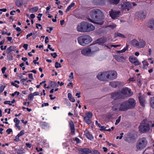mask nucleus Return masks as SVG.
Here are the masks:
<instances>
[{
  "label": "nucleus",
  "instance_id": "obj_1",
  "mask_svg": "<svg viewBox=\"0 0 154 154\" xmlns=\"http://www.w3.org/2000/svg\"><path fill=\"white\" fill-rule=\"evenodd\" d=\"M90 16L92 19L89 18L88 20L90 22L100 25L103 24V14L100 10H92L90 13Z\"/></svg>",
  "mask_w": 154,
  "mask_h": 154
},
{
  "label": "nucleus",
  "instance_id": "obj_2",
  "mask_svg": "<svg viewBox=\"0 0 154 154\" xmlns=\"http://www.w3.org/2000/svg\"><path fill=\"white\" fill-rule=\"evenodd\" d=\"M112 109L116 112L126 111L129 109L125 101L114 105L112 106Z\"/></svg>",
  "mask_w": 154,
  "mask_h": 154
},
{
  "label": "nucleus",
  "instance_id": "obj_3",
  "mask_svg": "<svg viewBox=\"0 0 154 154\" xmlns=\"http://www.w3.org/2000/svg\"><path fill=\"white\" fill-rule=\"evenodd\" d=\"M77 40L78 42L81 45L85 46L92 41V38L89 35H85L79 37Z\"/></svg>",
  "mask_w": 154,
  "mask_h": 154
},
{
  "label": "nucleus",
  "instance_id": "obj_4",
  "mask_svg": "<svg viewBox=\"0 0 154 154\" xmlns=\"http://www.w3.org/2000/svg\"><path fill=\"white\" fill-rule=\"evenodd\" d=\"M119 92V97L121 98L124 99L126 97H130L133 94V93L131 91V89L127 87L123 88Z\"/></svg>",
  "mask_w": 154,
  "mask_h": 154
},
{
  "label": "nucleus",
  "instance_id": "obj_5",
  "mask_svg": "<svg viewBox=\"0 0 154 154\" xmlns=\"http://www.w3.org/2000/svg\"><path fill=\"white\" fill-rule=\"evenodd\" d=\"M147 141L145 138H140L137 141L136 144V148L138 150H141L146 146Z\"/></svg>",
  "mask_w": 154,
  "mask_h": 154
},
{
  "label": "nucleus",
  "instance_id": "obj_6",
  "mask_svg": "<svg viewBox=\"0 0 154 154\" xmlns=\"http://www.w3.org/2000/svg\"><path fill=\"white\" fill-rule=\"evenodd\" d=\"M151 124V122H148L146 121H143L139 127L140 131L142 132L149 131V126Z\"/></svg>",
  "mask_w": 154,
  "mask_h": 154
},
{
  "label": "nucleus",
  "instance_id": "obj_7",
  "mask_svg": "<svg viewBox=\"0 0 154 154\" xmlns=\"http://www.w3.org/2000/svg\"><path fill=\"white\" fill-rule=\"evenodd\" d=\"M125 101L129 109H133L135 107L136 102V100L133 98H130Z\"/></svg>",
  "mask_w": 154,
  "mask_h": 154
},
{
  "label": "nucleus",
  "instance_id": "obj_8",
  "mask_svg": "<svg viewBox=\"0 0 154 154\" xmlns=\"http://www.w3.org/2000/svg\"><path fill=\"white\" fill-rule=\"evenodd\" d=\"M88 22H82L80 25L77 26V29L78 31L82 32H86Z\"/></svg>",
  "mask_w": 154,
  "mask_h": 154
},
{
  "label": "nucleus",
  "instance_id": "obj_9",
  "mask_svg": "<svg viewBox=\"0 0 154 154\" xmlns=\"http://www.w3.org/2000/svg\"><path fill=\"white\" fill-rule=\"evenodd\" d=\"M107 73L108 80H113L117 77V73L115 71L111 70L107 71Z\"/></svg>",
  "mask_w": 154,
  "mask_h": 154
},
{
  "label": "nucleus",
  "instance_id": "obj_10",
  "mask_svg": "<svg viewBox=\"0 0 154 154\" xmlns=\"http://www.w3.org/2000/svg\"><path fill=\"white\" fill-rule=\"evenodd\" d=\"M107 74V72H100L97 75V77L98 79L101 81L108 80Z\"/></svg>",
  "mask_w": 154,
  "mask_h": 154
},
{
  "label": "nucleus",
  "instance_id": "obj_11",
  "mask_svg": "<svg viewBox=\"0 0 154 154\" xmlns=\"http://www.w3.org/2000/svg\"><path fill=\"white\" fill-rule=\"evenodd\" d=\"M110 16L113 19H117L121 15V12L119 11H115L112 10L109 12Z\"/></svg>",
  "mask_w": 154,
  "mask_h": 154
},
{
  "label": "nucleus",
  "instance_id": "obj_12",
  "mask_svg": "<svg viewBox=\"0 0 154 154\" xmlns=\"http://www.w3.org/2000/svg\"><path fill=\"white\" fill-rule=\"evenodd\" d=\"M122 9L123 10H127L129 11L131 8V4L129 2H126L121 5Z\"/></svg>",
  "mask_w": 154,
  "mask_h": 154
},
{
  "label": "nucleus",
  "instance_id": "obj_13",
  "mask_svg": "<svg viewBox=\"0 0 154 154\" xmlns=\"http://www.w3.org/2000/svg\"><path fill=\"white\" fill-rule=\"evenodd\" d=\"M129 60L130 62L134 64L135 66L138 65L140 64L137 58L131 56L129 58Z\"/></svg>",
  "mask_w": 154,
  "mask_h": 154
},
{
  "label": "nucleus",
  "instance_id": "obj_14",
  "mask_svg": "<svg viewBox=\"0 0 154 154\" xmlns=\"http://www.w3.org/2000/svg\"><path fill=\"white\" fill-rule=\"evenodd\" d=\"M81 53L83 55L86 56H90L92 54L89 47L82 49Z\"/></svg>",
  "mask_w": 154,
  "mask_h": 154
},
{
  "label": "nucleus",
  "instance_id": "obj_15",
  "mask_svg": "<svg viewBox=\"0 0 154 154\" xmlns=\"http://www.w3.org/2000/svg\"><path fill=\"white\" fill-rule=\"evenodd\" d=\"M95 29V27L92 24L88 22L86 32H90L93 31Z\"/></svg>",
  "mask_w": 154,
  "mask_h": 154
},
{
  "label": "nucleus",
  "instance_id": "obj_16",
  "mask_svg": "<svg viewBox=\"0 0 154 154\" xmlns=\"http://www.w3.org/2000/svg\"><path fill=\"white\" fill-rule=\"evenodd\" d=\"M121 83L119 82L113 81L111 82L109 85L112 87L115 88L117 87H119Z\"/></svg>",
  "mask_w": 154,
  "mask_h": 154
},
{
  "label": "nucleus",
  "instance_id": "obj_17",
  "mask_svg": "<svg viewBox=\"0 0 154 154\" xmlns=\"http://www.w3.org/2000/svg\"><path fill=\"white\" fill-rule=\"evenodd\" d=\"M85 134L88 139L92 140L94 139V137L92 134H90L89 131L86 130L84 132Z\"/></svg>",
  "mask_w": 154,
  "mask_h": 154
},
{
  "label": "nucleus",
  "instance_id": "obj_18",
  "mask_svg": "<svg viewBox=\"0 0 154 154\" xmlns=\"http://www.w3.org/2000/svg\"><path fill=\"white\" fill-rule=\"evenodd\" d=\"M148 26L152 30H154V20L151 19L148 22Z\"/></svg>",
  "mask_w": 154,
  "mask_h": 154
},
{
  "label": "nucleus",
  "instance_id": "obj_19",
  "mask_svg": "<svg viewBox=\"0 0 154 154\" xmlns=\"http://www.w3.org/2000/svg\"><path fill=\"white\" fill-rule=\"evenodd\" d=\"M89 48L92 54L99 50V48L95 46H91Z\"/></svg>",
  "mask_w": 154,
  "mask_h": 154
},
{
  "label": "nucleus",
  "instance_id": "obj_20",
  "mask_svg": "<svg viewBox=\"0 0 154 154\" xmlns=\"http://www.w3.org/2000/svg\"><path fill=\"white\" fill-rule=\"evenodd\" d=\"M81 154H89L91 152V151L87 148H85L81 149Z\"/></svg>",
  "mask_w": 154,
  "mask_h": 154
},
{
  "label": "nucleus",
  "instance_id": "obj_21",
  "mask_svg": "<svg viewBox=\"0 0 154 154\" xmlns=\"http://www.w3.org/2000/svg\"><path fill=\"white\" fill-rule=\"evenodd\" d=\"M146 44V42L142 40L140 42H138V48H141L144 47Z\"/></svg>",
  "mask_w": 154,
  "mask_h": 154
},
{
  "label": "nucleus",
  "instance_id": "obj_22",
  "mask_svg": "<svg viewBox=\"0 0 154 154\" xmlns=\"http://www.w3.org/2000/svg\"><path fill=\"white\" fill-rule=\"evenodd\" d=\"M120 94L119 91L115 92L114 93H112L111 94V97L113 99H115L116 98H119L120 99L121 98L120 97H119V95Z\"/></svg>",
  "mask_w": 154,
  "mask_h": 154
},
{
  "label": "nucleus",
  "instance_id": "obj_23",
  "mask_svg": "<svg viewBox=\"0 0 154 154\" xmlns=\"http://www.w3.org/2000/svg\"><path fill=\"white\" fill-rule=\"evenodd\" d=\"M69 125L72 132H75V126L73 122L71 121L69 123Z\"/></svg>",
  "mask_w": 154,
  "mask_h": 154
},
{
  "label": "nucleus",
  "instance_id": "obj_24",
  "mask_svg": "<svg viewBox=\"0 0 154 154\" xmlns=\"http://www.w3.org/2000/svg\"><path fill=\"white\" fill-rule=\"evenodd\" d=\"M131 44L134 46L138 48V41L135 39L133 40L131 42Z\"/></svg>",
  "mask_w": 154,
  "mask_h": 154
},
{
  "label": "nucleus",
  "instance_id": "obj_25",
  "mask_svg": "<svg viewBox=\"0 0 154 154\" xmlns=\"http://www.w3.org/2000/svg\"><path fill=\"white\" fill-rule=\"evenodd\" d=\"M120 0H108L109 3L111 4L116 5L118 4Z\"/></svg>",
  "mask_w": 154,
  "mask_h": 154
},
{
  "label": "nucleus",
  "instance_id": "obj_26",
  "mask_svg": "<svg viewBox=\"0 0 154 154\" xmlns=\"http://www.w3.org/2000/svg\"><path fill=\"white\" fill-rule=\"evenodd\" d=\"M15 47L14 46H11L8 48L6 50V52L8 54H9L11 51H14V50L15 49Z\"/></svg>",
  "mask_w": 154,
  "mask_h": 154
},
{
  "label": "nucleus",
  "instance_id": "obj_27",
  "mask_svg": "<svg viewBox=\"0 0 154 154\" xmlns=\"http://www.w3.org/2000/svg\"><path fill=\"white\" fill-rule=\"evenodd\" d=\"M129 46L127 44L126 47L120 51H117L116 52L118 53H121L125 52L126 50H128V48Z\"/></svg>",
  "mask_w": 154,
  "mask_h": 154
},
{
  "label": "nucleus",
  "instance_id": "obj_28",
  "mask_svg": "<svg viewBox=\"0 0 154 154\" xmlns=\"http://www.w3.org/2000/svg\"><path fill=\"white\" fill-rule=\"evenodd\" d=\"M68 96L69 100L71 102H74L75 101V99L72 97V94L70 93L68 94Z\"/></svg>",
  "mask_w": 154,
  "mask_h": 154
},
{
  "label": "nucleus",
  "instance_id": "obj_29",
  "mask_svg": "<svg viewBox=\"0 0 154 154\" xmlns=\"http://www.w3.org/2000/svg\"><path fill=\"white\" fill-rule=\"evenodd\" d=\"M146 17V14L143 11H141L139 13L138 17L141 18H144Z\"/></svg>",
  "mask_w": 154,
  "mask_h": 154
},
{
  "label": "nucleus",
  "instance_id": "obj_30",
  "mask_svg": "<svg viewBox=\"0 0 154 154\" xmlns=\"http://www.w3.org/2000/svg\"><path fill=\"white\" fill-rule=\"evenodd\" d=\"M84 119L85 121L88 124H90L91 122V118L85 116L84 117Z\"/></svg>",
  "mask_w": 154,
  "mask_h": 154
},
{
  "label": "nucleus",
  "instance_id": "obj_31",
  "mask_svg": "<svg viewBox=\"0 0 154 154\" xmlns=\"http://www.w3.org/2000/svg\"><path fill=\"white\" fill-rule=\"evenodd\" d=\"M117 36H119L122 38H125V35L120 33H115L114 35V37H116Z\"/></svg>",
  "mask_w": 154,
  "mask_h": 154
},
{
  "label": "nucleus",
  "instance_id": "obj_32",
  "mask_svg": "<svg viewBox=\"0 0 154 154\" xmlns=\"http://www.w3.org/2000/svg\"><path fill=\"white\" fill-rule=\"evenodd\" d=\"M75 5V4L74 3H72L67 8L66 10V11L67 12L69 11V10L71 9V8Z\"/></svg>",
  "mask_w": 154,
  "mask_h": 154
},
{
  "label": "nucleus",
  "instance_id": "obj_33",
  "mask_svg": "<svg viewBox=\"0 0 154 154\" xmlns=\"http://www.w3.org/2000/svg\"><path fill=\"white\" fill-rule=\"evenodd\" d=\"M142 63L143 64V66L144 68L146 69L148 67L149 63L146 60H144L143 61Z\"/></svg>",
  "mask_w": 154,
  "mask_h": 154
},
{
  "label": "nucleus",
  "instance_id": "obj_34",
  "mask_svg": "<svg viewBox=\"0 0 154 154\" xmlns=\"http://www.w3.org/2000/svg\"><path fill=\"white\" fill-rule=\"evenodd\" d=\"M38 9V8L37 7H35L31 8L29 10V11L31 13H34L37 11Z\"/></svg>",
  "mask_w": 154,
  "mask_h": 154
},
{
  "label": "nucleus",
  "instance_id": "obj_35",
  "mask_svg": "<svg viewBox=\"0 0 154 154\" xmlns=\"http://www.w3.org/2000/svg\"><path fill=\"white\" fill-rule=\"evenodd\" d=\"M42 127L43 128L45 129L49 127V125L47 123L44 122H42Z\"/></svg>",
  "mask_w": 154,
  "mask_h": 154
},
{
  "label": "nucleus",
  "instance_id": "obj_36",
  "mask_svg": "<svg viewBox=\"0 0 154 154\" xmlns=\"http://www.w3.org/2000/svg\"><path fill=\"white\" fill-rule=\"evenodd\" d=\"M16 152L18 154H23L24 152L23 150L20 149H16Z\"/></svg>",
  "mask_w": 154,
  "mask_h": 154
},
{
  "label": "nucleus",
  "instance_id": "obj_37",
  "mask_svg": "<svg viewBox=\"0 0 154 154\" xmlns=\"http://www.w3.org/2000/svg\"><path fill=\"white\" fill-rule=\"evenodd\" d=\"M150 103L151 106L154 108V97L151 98Z\"/></svg>",
  "mask_w": 154,
  "mask_h": 154
},
{
  "label": "nucleus",
  "instance_id": "obj_38",
  "mask_svg": "<svg viewBox=\"0 0 154 154\" xmlns=\"http://www.w3.org/2000/svg\"><path fill=\"white\" fill-rule=\"evenodd\" d=\"M34 98V96L32 93L29 94L28 95V99L30 100H32Z\"/></svg>",
  "mask_w": 154,
  "mask_h": 154
},
{
  "label": "nucleus",
  "instance_id": "obj_39",
  "mask_svg": "<svg viewBox=\"0 0 154 154\" xmlns=\"http://www.w3.org/2000/svg\"><path fill=\"white\" fill-rule=\"evenodd\" d=\"M139 101L140 102L141 105L142 106H143L145 103V101L143 99H141V98H139Z\"/></svg>",
  "mask_w": 154,
  "mask_h": 154
},
{
  "label": "nucleus",
  "instance_id": "obj_40",
  "mask_svg": "<svg viewBox=\"0 0 154 154\" xmlns=\"http://www.w3.org/2000/svg\"><path fill=\"white\" fill-rule=\"evenodd\" d=\"M16 5L18 7H20L22 5V3L20 0H18L16 2Z\"/></svg>",
  "mask_w": 154,
  "mask_h": 154
},
{
  "label": "nucleus",
  "instance_id": "obj_41",
  "mask_svg": "<svg viewBox=\"0 0 154 154\" xmlns=\"http://www.w3.org/2000/svg\"><path fill=\"white\" fill-rule=\"evenodd\" d=\"M86 116L88 117H89L91 119L92 116V114L90 112H88L86 113Z\"/></svg>",
  "mask_w": 154,
  "mask_h": 154
},
{
  "label": "nucleus",
  "instance_id": "obj_42",
  "mask_svg": "<svg viewBox=\"0 0 154 154\" xmlns=\"http://www.w3.org/2000/svg\"><path fill=\"white\" fill-rule=\"evenodd\" d=\"M55 66L56 68H58L61 67V64L60 63H58V62H56Z\"/></svg>",
  "mask_w": 154,
  "mask_h": 154
},
{
  "label": "nucleus",
  "instance_id": "obj_43",
  "mask_svg": "<svg viewBox=\"0 0 154 154\" xmlns=\"http://www.w3.org/2000/svg\"><path fill=\"white\" fill-rule=\"evenodd\" d=\"M14 122L15 123V124H19L20 121L17 118H15L14 119Z\"/></svg>",
  "mask_w": 154,
  "mask_h": 154
},
{
  "label": "nucleus",
  "instance_id": "obj_44",
  "mask_svg": "<svg viewBox=\"0 0 154 154\" xmlns=\"http://www.w3.org/2000/svg\"><path fill=\"white\" fill-rule=\"evenodd\" d=\"M121 116H120L118 117V119L116 120V122L115 123V124L116 125H117L119 122L121 120Z\"/></svg>",
  "mask_w": 154,
  "mask_h": 154
},
{
  "label": "nucleus",
  "instance_id": "obj_45",
  "mask_svg": "<svg viewBox=\"0 0 154 154\" xmlns=\"http://www.w3.org/2000/svg\"><path fill=\"white\" fill-rule=\"evenodd\" d=\"M10 101H5L4 102V103L5 104H8L10 106H14V105H12V104L11 103Z\"/></svg>",
  "mask_w": 154,
  "mask_h": 154
},
{
  "label": "nucleus",
  "instance_id": "obj_46",
  "mask_svg": "<svg viewBox=\"0 0 154 154\" xmlns=\"http://www.w3.org/2000/svg\"><path fill=\"white\" fill-rule=\"evenodd\" d=\"M5 86L2 85L0 87V93H2L4 89Z\"/></svg>",
  "mask_w": 154,
  "mask_h": 154
},
{
  "label": "nucleus",
  "instance_id": "obj_47",
  "mask_svg": "<svg viewBox=\"0 0 154 154\" xmlns=\"http://www.w3.org/2000/svg\"><path fill=\"white\" fill-rule=\"evenodd\" d=\"M24 131L23 130H22L20 131L19 133L17 135L20 137L21 136H22L24 134Z\"/></svg>",
  "mask_w": 154,
  "mask_h": 154
},
{
  "label": "nucleus",
  "instance_id": "obj_48",
  "mask_svg": "<svg viewBox=\"0 0 154 154\" xmlns=\"http://www.w3.org/2000/svg\"><path fill=\"white\" fill-rule=\"evenodd\" d=\"M16 82H15V81L14 82H11V84L12 85L14 86H15V87H16V88H18L19 86L18 85H17V84H16Z\"/></svg>",
  "mask_w": 154,
  "mask_h": 154
},
{
  "label": "nucleus",
  "instance_id": "obj_49",
  "mask_svg": "<svg viewBox=\"0 0 154 154\" xmlns=\"http://www.w3.org/2000/svg\"><path fill=\"white\" fill-rule=\"evenodd\" d=\"M116 25L115 24H112L108 26V27L112 28V29H113L116 27Z\"/></svg>",
  "mask_w": 154,
  "mask_h": 154
},
{
  "label": "nucleus",
  "instance_id": "obj_50",
  "mask_svg": "<svg viewBox=\"0 0 154 154\" xmlns=\"http://www.w3.org/2000/svg\"><path fill=\"white\" fill-rule=\"evenodd\" d=\"M51 55L54 58H55L57 56V53H51Z\"/></svg>",
  "mask_w": 154,
  "mask_h": 154
},
{
  "label": "nucleus",
  "instance_id": "obj_51",
  "mask_svg": "<svg viewBox=\"0 0 154 154\" xmlns=\"http://www.w3.org/2000/svg\"><path fill=\"white\" fill-rule=\"evenodd\" d=\"M20 94V93L19 92H17L16 91L14 93H12V96L13 97H14L16 94H17V95H19Z\"/></svg>",
  "mask_w": 154,
  "mask_h": 154
},
{
  "label": "nucleus",
  "instance_id": "obj_52",
  "mask_svg": "<svg viewBox=\"0 0 154 154\" xmlns=\"http://www.w3.org/2000/svg\"><path fill=\"white\" fill-rule=\"evenodd\" d=\"M12 131V130L11 129L9 128L7 129L6 130V132L8 134H9Z\"/></svg>",
  "mask_w": 154,
  "mask_h": 154
},
{
  "label": "nucleus",
  "instance_id": "obj_53",
  "mask_svg": "<svg viewBox=\"0 0 154 154\" xmlns=\"http://www.w3.org/2000/svg\"><path fill=\"white\" fill-rule=\"evenodd\" d=\"M38 16L37 17L38 18V20L40 21L41 20V18L42 16V14L39 13L38 14Z\"/></svg>",
  "mask_w": 154,
  "mask_h": 154
},
{
  "label": "nucleus",
  "instance_id": "obj_54",
  "mask_svg": "<svg viewBox=\"0 0 154 154\" xmlns=\"http://www.w3.org/2000/svg\"><path fill=\"white\" fill-rule=\"evenodd\" d=\"M69 78L70 79H73V72H71L70 73V75L69 76Z\"/></svg>",
  "mask_w": 154,
  "mask_h": 154
},
{
  "label": "nucleus",
  "instance_id": "obj_55",
  "mask_svg": "<svg viewBox=\"0 0 154 154\" xmlns=\"http://www.w3.org/2000/svg\"><path fill=\"white\" fill-rule=\"evenodd\" d=\"M48 48L52 51H54V49H53L51 47V45H48Z\"/></svg>",
  "mask_w": 154,
  "mask_h": 154
},
{
  "label": "nucleus",
  "instance_id": "obj_56",
  "mask_svg": "<svg viewBox=\"0 0 154 154\" xmlns=\"http://www.w3.org/2000/svg\"><path fill=\"white\" fill-rule=\"evenodd\" d=\"M102 40V39H99L98 40H97L96 41V42H95V43H94V44H101L102 43H103V42H100V41Z\"/></svg>",
  "mask_w": 154,
  "mask_h": 154
},
{
  "label": "nucleus",
  "instance_id": "obj_57",
  "mask_svg": "<svg viewBox=\"0 0 154 154\" xmlns=\"http://www.w3.org/2000/svg\"><path fill=\"white\" fill-rule=\"evenodd\" d=\"M148 60L149 62L150 63L152 64L153 63L154 61L152 60V58H148Z\"/></svg>",
  "mask_w": 154,
  "mask_h": 154
},
{
  "label": "nucleus",
  "instance_id": "obj_58",
  "mask_svg": "<svg viewBox=\"0 0 154 154\" xmlns=\"http://www.w3.org/2000/svg\"><path fill=\"white\" fill-rule=\"evenodd\" d=\"M94 154H100V153L97 150H94L93 151Z\"/></svg>",
  "mask_w": 154,
  "mask_h": 154
},
{
  "label": "nucleus",
  "instance_id": "obj_59",
  "mask_svg": "<svg viewBox=\"0 0 154 154\" xmlns=\"http://www.w3.org/2000/svg\"><path fill=\"white\" fill-rule=\"evenodd\" d=\"M28 45L27 44H24L23 45V47L26 50H27L28 48Z\"/></svg>",
  "mask_w": 154,
  "mask_h": 154
},
{
  "label": "nucleus",
  "instance_id": "obj_60",
  "mask_svg": "<svg viewBox=\"0 0 154 154\" xmlns=\"http://www.w3.org/2000/svg\"><path fill=\"white\" fill-rule=\"evenodd\" d=\"M20 137L17 135L15 137V139H14V141H18L19 140V138Z\"/></svg>",
  "mask_w": 154,
  "mask_h": 154
},
{
  "label": "nucleus",
  "instance_id": "obj_61",
  "mask_svg": "<svg viewBox=\"0 0 154 154\" xmlns=\"http://www.w3.org/2000/svg\"><path fill=\"white\" fill-rule=\"evenodd\" d=\"M10 111H11V109H5V111L6 112H8V114H9L10 113Z\"/></svg>",
  "mask_w": 154,
  "mask_h": 154
},
{
  "label": "nucleus",
  "instance_id": "obj_62",
  "mask_svg": "<svg viewBox=\"0 0 154 154\" xmlns=\"http://www.w3.org/2000/svg\"><path fill=\"white\" fill-rule=\"evenodd\" d=\"M34 96H35L38 95H39V93L38 92H35L33 93H32Z\"/></svg>",
  "mask_w": 154,
  "mask_h": 154
},
{
  "label": "nucleus",
  "instance_id": "obj_63",
  "mask_svg": "<svg viewBox=\"0 0 154 154\" xmlns=\"http://www.w3.org/2000/svg\"><path fill=\"white\" fill-rule=\"evenodd\" d=\"M48 36L46 37L45 40V42L46 44H47L48 42Z\"/></svg>",
  "mask_w": 154,
  "mask_h": 154
},
{
  "label": "nucleus",
  "instance_id": "obj_64",
  "mask_svg": "<svg viewBox=\"0 0 154 154\" xmlns=\"http://www.w3.org/2000/svg\"><path fill=\"white\" fill-rule=\"evenodd\" d=\"M6 68L5 67H4L2 69V71L3 73H4L5 72V71L6 70Z\"/></svg>",
  "mask_w": 154,
  "mask_h": 154
}]
</instances>
